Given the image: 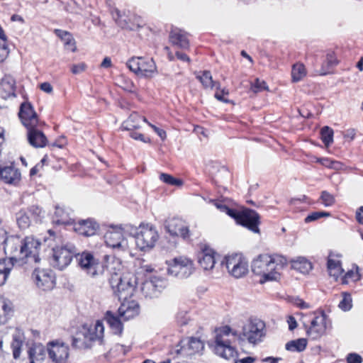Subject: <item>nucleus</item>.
<instances>
[{"mask_svg":"<svg viewBox=\"0 0 363 363\" xmlns=\"http://www.w3.org/2000/svg\"><path fill=\"white\" fill-rule=\"evenodd\" d=\"M31 218L26 209H21L16 213V222L21 229L28 228L31 223Z\"/></svg>","mask_w":363,"mask_h":363,"instance_id":"obj_36","label":"nucleus"},{"mask_svg":"<svg viewBox=\"0 0 363 363\" xmlns=\"http://www.w3.org/2000/svg\"><path fill=\"white\" fill-rule=\"evenodd\" d=\"M67 49L74 52L76 50L75 41L72 35L69 33L63 40Z\"/></svg>","mask_w":363,"mask_h":363,"instance_id":"obj_51","label":"nucleus"},{"mask_svg":"<svg viewBox=\"0 0 363 363\" xmlns=\"http://www.w3.org/2000/svg\"><path fill=\"white\" fill-rule=\"evenodd\" d=\"M0 180L5 184L16 185L21 180V172L13 167H1L0 166Z\"/></svg>","mask_w":363,"mask_h":363,"instance_id":"obj_22","label":"nucleus"},{"mask_svg":"<svg viewBox=\"0 0 363 363\" xmlns=\"http://www.w3.org/2000/svg\"><path fill=\"white\" fill-rule=\"evenodd\" d=\"M104 320L108 324L113 333L116 335H121L123 332V318L120 316L119 313H113L108 311L106 313Z\"/></svg>","mask_w":363,"mask_h":363,"instance_id":"obj_26","label":"nucleus"},{"mask_svg":"<svg viewBox=\"0 0 363 363\" xmlns=\"http://www.w3.org/2000/svg\"><path fill=\"white\" fill-rule=\"evenodd\" d=\"M52 265L54 268L62 270L72 262L73 257L77 256V250L74 245L67 243L61 246L52 247Z\"/></svg>","mask_w":363,"mask_h":363,"instance_id":"obj_8","label":"nucleus"},{"mask_svg":"<svg viewBox=\"0 0 363 363\" xmlns=\"http://www.w3.org/2000/svg\"><path fill=\"white\" fill-rule=\"evenodd\" d=\"M22 238L18 236H9L4 240V250L9 259L15 262H20V250Z\"/></svg>","mask_w":363,"mask_h":363,"instance_id":"obj_19","label":"nucleus"},{"mask_svg":"<svg viewBox=\"0 0 363 363\" xmlns=\"http://www.w3.org/2000/svg\"><path fill=\"white\" fill-rule=\"evenodd\" d=\"M113 18L115 20L116 23L122 28H125L128 30H134L135 28L140 27V23L138 22L137 24L130 23L129 20L126 16L122 15L121 11L118 9H116L114 12H113Z\"/></svg>","mask_w":363,"mask_h":363,"instance_id":"obj_32","label":"nucleus"},{"mask_svg":"<svg viewBox=\"0 0 363 363\" xmlns=\"http://www.w3.org/2000/svg\"><path fill=\"white\" fill-rule=\"evenodd\" d=\"M23 342L17 335H14L11 343L13 349V356L14 359H18L20 357L21 348Z\"/></svg>","mask_w":363,"mask_h":363,"instance_id":"obj_44","label":"nucleus"},{"mask_svg":"<svg viewBox=\"0 0 363 363\" xmlns=\"http://www.w3.org/2000/svg\"><path fill=\"white\" fill-rule=\"evenodd\" d=\"M18 116L21 123L27 128V136H45L40 129L37 114L30 103L21 104Z\"/></svg>","mask_w":363,"mask_h":363,"instance_id":"obj_5","label":"nucleus"},{"mask_svg":"<svg viewBox=\"0 0 363 363\" xmlns=\"http://www.w3.org/2000/svg\"><path fill=\"white\" fill-rule=\"evenodd\" d=\"M271 258H272V263L274 265V272H277L282 269L287 263V260L286 259V257L281 256V255H271Z\"/></svg>","mask_w":363,"mask_h":363,"instance_id":"obj_42","label":"nucleus"},{"mask_svg":"<svg viewBox=\"0 0 363 363\" xmlns=\"http://www.w3.org/2000/svg\"><path fill=\"white\" fill-rule=\"evenodd\" d=\"M166 230L172 236L181 237L184 240H189L190 230L185 222L177 217L169 218L165 220Z\"/></svg>","mask_w":363,"mask_h":363,"instance_id":"obj_16","label":"nucleus"},{"mask_svg":"<svg viewBox=\"0 0 363 363\" xmlns=\"http://www.w3.org/2000/svg\"><path fill=\"white\" fill-rule=\"evenodd\" d=\"M320 199L321 203L326 207L333 206L335 202V197L327 191L321 192Z\"/></svg>","mask_w":363,"mask_h":363,"instance_id":"obj_45","label":"nucleus"},{"mask_svg":"<svg viewBox=\"0 0 363 363\" xmlns=\"http://www.w3.org/2000/svg\"><path fill=\"white\" fill-rule=\"evenodd\" d=\"M15 263V262L8 258L0 259V286L6 283Z\"/></svg>","mask_w":363,"mask_h":363,"instance_id":"obj_31","label":"nucleus"},{"mask_svg":"<svg viewBox=\"0 0 363 363\" xmlns=\"http://www.w3.org/2000/svg\"><path fill=\"white\" fill-rule=\"evenodd\" d=\"M350 279L356 281L359 279V276L357 272H354L352 270L348 271L342 278V283L345 284H347Z\"/></svg>","mask_w":363,"mask_h":363,"instance_id":"obj_54","label":"nucleus"},{"mask_svg":"<svg viewBox=\"0 0 363 363\" xmlns=\"http://www.w3.org/2000/svg\"><path fill=\"white\" fill-rule=\"evenodd\" d=\"M264 328L263 321L259 319L250 320L243 325L240 336L247 340L250 343L256 344L264 336Z\"/></svg>","mask_w":363,"mask_h":363,"instance_id":"obj_12","label":"nucleus"},{"mask_svg":"<svg viewBox=\"0 0 363 363\" xmlns=\"http://www.w3.org/2000/svg\"><path fill=\"white\" fill-rule=\"evenodd\" d=\"M330 216V213L329 212L325 211H315L309 214L305 218L306 223H310L314 220H316L322 217H329Z\"/></svg>","mask_w":363,"mask_h":363,"instance_id":"obj_47","label":"nucleus"},{"mask_svg":"<svg viewBox=\"0 0 363 363\" xmlns=\"http://www.w3.org/2000/svg\"><path fill=\"white\" fill-rule=\"evenodd\" d=\"M294 303L295 305H296L298 307L301 308H310V306L308 303H306L303 299L296 297L294 298Z\"/></svg>","mask_w":363,"mask_h":363,"instance_id":"obj_58","label":"nucleus"},{"mask_svg":"<svg viewBox=\"0 0 363 363\" xmlns=\"http://www.w3.org/2000/svg\"><path fill=\"white\" fill-rule=\"evenodd\" d=\"M251 267L255 274L262 277L260 279L261 283L277 280L279 278V273L274 272V268H273L274 265L272 263L270 255H259L252 261Z\"/></svg>","mask_w":363,"mask_h":363,"instance_id":"obj_3","label":"nucleus"},{"mask_svg":"<svg viewBox=\"0 0 363 363\" xmlns=\"http://www.w3.org/2000/svg\"><path fill=\"white\" fill-rule=\"evenodd\" d=\"M222 265H225L228 272L237 279L245 276L248 272L247 261L239 254L226 256Z\"/></svg>","mask_w":363,"mask_h":363,"instance_id":"obj_11","label":"nucleus"},{"mask_svg":"<svg viewBox=\"0 0 363 363\" xmlns=\"http://www.w3.org/2000/svg\"><path fill=\"white\" fill-rule=\"evenodd\" d=\"M160 179L162 180L164 183L176 186H180L183 184V182L182 179H176L173 177L172 175L166 174V173H162L160 175Z\"/></svg>","mask_w":363,"mask_h":363,"instance_id":"obj_43","label":"nucleus"},{"mask_svg":"<svg viewBox=\"0 0 363 363\" xmlns=\"http://www.w3.org/2000/svg\"><path fill=\"white\" fill-rule=\"evenodd\" d=\"M356 218L359 223L363 224V206H361L357 211Z\"/></svg>","mask_w":363,"mask_h":363,"instance_id":"obj_64","label":"nucleus"},{"mask_svg":"<svg viewBox=\"0 0 363 363\" xmlns=\"http://www.w3.org/2000/svg\"><path fill=\"white\" fill-rule=\"evenodd\" d=\"M16 80L9 75L6 74L0 82V97L7 99L11 96H15Z\"/></svg>","mask_w":363,"mask_h":363,"instance_id":"obj_24","label":"nucleus"},{"mask_svg":"<svg viewBox=\"0 0 363 363\" xmlns=\"http://www.w3.org/2000/svg\"><path fill=\"white\" fill-rule=\"evenodd\" d=\"M40 89L45 93H51L52 91V85L48 82H44L42 83L40 86Z\"/></svg>","mask_w":363,"mask_h":363,"instance_id":"obj_61","label":"nucleus"},{"mask_svg":"<svg viewBox=\"0 0 363 363\" xmlns=\"http://www.w3.org/2000/svg\"><path fill=\"white\" fill-rule=\"evenodd\" d=\"M215 352L220 357L229 359L236 353L235 349L230 346L229 340H223L220 335H217L215 339Z\"/></svg>","mask_w":363,"mask_h":363,"instance_id":"obj_21","label":"nucleus"},{"mask_svg":"<svg viewBox=\"0 0 363 363\" xmlns=\"http://www.w3.org/2000/svg\"><path fill=\"white\" fill-rule=\"evenodd\" d=\"M53 221L57 224L66 225L69 223V213L65 211L63 208L56 206Z\"/></svg>","mask_w":363,"mask_h":363,"instance_id":"obj_37","label":"nucleus"},{"mask_svg":"<svg viewBox=\"0 0 363 363\" xmlns=\"http://www.w3.org/2000/svg\"><path fill=\"white\" fill-rule=\"evenodd\" d=\"M306 74L305 67L301 63L294 65L291 70L292 81L297 82L301 80Z\"/></svg>","mask_w":363,"mask_h":363,"instance_id":"obj_39","label":"nucleus"},{"mask_svg":"<svg viewBox=\"0 0 363 363\" xmlns=\"http://www.w3.org/2000/svg\"><path fill=\"white\" fill-rule=\"evenodd\" d=\"M177 320L178 324L180 325H185L188 323L189 320V317L188 315L187 312L186 311H180L177 314Z\"/></svg>","mask_w":363,"mask_h":363,"instance_id":"obj_52","label":"nucleus"},{"mask_svg":"<svg viewBox=\"0 0 363 363\" xmlns=\"http://www.w3.org/2000/svg\"><path fill=\"white\" fill-rule=\"evenodd\" d=\"M193 272L194 264L192 261L184 257L174 258L167 269V272L169 275L180 279L189 277Z\"/></svg>","mask_w":363,"mask_h":363,"instance_id":"obj_13","label":"nucleus"},{"mask_svg":"<svg viewBox=\"0 0 363 363\" xmlns=\"http://www.w3.org/2000/svg\"><path fill=\"white\" fill-rule=\"evenodd\" d=\"M99 226L96 223L91 220H79L74 226V230L79 234L84 236L94 235Z\"/></svg>","mask_w":363,"mask_h":363,"instance_id":"obj_27","label":"nucleus"},{"mask_svg":"<svg viewBox=\"0 0 363 363\" xmlns=\"http://www.w3.org/2000/svg\"><path fill=\"white\" fill-rule=\"evenodd\" d=\"M9 55V48L6 44L0 47V62L4 61Z\"/></svg>","mask_w":363,"mask_h":363,"instance_id":"obj_57","label":"nucleus"},{"mask_svg":"<svg viewBox=\"0 0 363 363\" xmlns=\"http://www.w3.org/2000/svg\"><path fill=\"white\" fill-rule=\"evenodd\" d=\"M342 300L339 303V307L343 311H349L352 308V298L349 294L342 293Z\"/></svg>","mask_w":363,"mask_h":363,"instance_id":"obj_48","label":"nucleus"},{"mask_svg":"<svg viewBox=\"0 0 363 363\" xmlns=\"http://www.w3.org/2000/svg\"><path fill=\"white\" fill-rule=\"evenodd\" d=\"M32 278L38 288L44 291L52 289L55 284V278L50 269L35 268L32 274Z\"/></svg>","mask_w":363,"mask_h":363,"instance_id":"obj_18","label":"nucleus"},{"mask_svg":"<svg viewBox=\"0 0 363 363\" xmlns=\"http://www.w3.org/2000/svg\"><path fill=\"white\" fill-rule=\"evenodd\" d=\"M49 145L48 147H58V148H63L65 145H66V142L65 141H60V140H56L54 143L48 142Z\"/></svg>","mask_w":363,"mask_h":363,"instance_id":"obj_60","label":"nucleus"},{"mask_svg":"<svg viewBox=\"0 0 363 363\" xmlns=\"http://www.w3.org/2000/svg\"><path fill=\"white\" fill-rule=\"evenodd\" d=\"M47 352L42 344H33L28 351L30 363H41L45 359Z\"/></svg>","mask_w":363,"mask_h":363,"instance_id":"obj_28","label":"nucleus"},{"mask_svg":"<svg viewBox=\"0 0 363 363\" xmlns=\"http://www.w3.org/2000/svg\"><path fill=\"white\" fill-rule=\"evenodd\" d=\"M47 350L49 357L55 363H66L69 357V347L58 340L48 343Z\"/></svg>","mask_w":363,"mask_h":363,"instance_id":"obj_17","label":"nucleus"},{"mask_svg":"<svg viewBox=\"0 0 363 363\" xmlns=\"http://www.w3.org/2000/svg\"><path fill=\"white\" fill-rule=\"evenodd\" d=\"M216 252L211 248L205 246L199 255V263L204 270L212 269L215 265Z\"/></svg>","mask_w":363,"mask_h":363,"instance_id":"obj_25","label":"nucleus"},{"mask_svg":"<svg viewBox=\"0 0 363 363\" xmlns=\"http://www.w3.org/2000/svg\"><path fill=\"white\" fill-rule=\"evenodd\" d=\"M48 233L49 234V237L45 238V242L61 241V237L57 235L54 230H48ZM48 245H50V243H48Z\"/></svg>","mask_w":363,"mask_h":363,"instance_id":"obj_55","label":"nucleus"},{"mask_svg":"<svg viewBox=\"0 0 363 363\" xmlns=\"http://www.w3.org/2000/svg\"><path fill=\"white\" fill-rule=\"evenodd\" d=\"M140 306L134 301H123L118 310V313L123 320H128L139 314Z\"/></svg>","mask_w":363,"mask_h":363,"instance_id":"obj_23","label":"nucleus"},{"mask_svg":"<svg viewBox=\"0 0 363 363\" xmlns=\"http://www.w3.org/2000/svg\"><path fill=\"white\" fill-rule=\"evenodd\" d=\"M87 66L84 62H80L79 64H74L71 66V72L74 74H79L84 72Z\"/></svg>","mask_w":363,"mask_h":363,"instance_id":"obj_53","label":"nucleus"},{"mask_svg":"<svg viewBox=\"0 0 363 363\" xmlns=\"http://www.w3.org/2000/svg\"><path fill=\"white\" fill-rule=\"evenodd\" d=\"M291 267L301 273L306 274L312 269L311 263L304 257H299L291 262Z\"/></svg>","mask_w":363,"mask_h":363,"instance_id":"obj_33","label":"nucleus"},{"mask_svg":"<svg viewBox=\"0 0 363 363\" xmlns=\"http://www.w3.org/2000/svg\"><path fill=\"white\" fill-rule=\"evenodd\" d=\"M104 239L106 245L113 249L125 251L128 248V241L120 227H111L105 233Z\"/></svg>","mask_w":363,"mask_h":363,"instance_id":"obj_14","label":"nucleus"},{"mask_svg":"<svg viewBox=\"0 0 363 363\" xmlns=\"http://www.w3.org/2000/svg\"><path fill=\"white\" fill-rule=\"evenodd\" d=\"M203 349L204 344L201 340L196 337H190L181 340L172 353L177 355L183 353L186 355H192L202 352Z\"/></svg>","mask_w":363,"mask_h":363,"instance_id":"obj_15","label":"nucleus"},{"mask_svg":"<svg viewBox=\"0 0 363 363\" xmlns=\"http://www.w3.org/2000/svg\"><path fill=\"white\" fill-rule=\"evenodd\" d=\"M140 291L143 295L145 298H154L157 296L160 292V289L158 288L155 280H146L143 282L140 286Z\"/></svg>","mask_w":363,"mask_h":363,"instance_id":"obj_30","label":"nucleus"},{"mask_svg":"<svg viewBox=\"0 0 363 363\" xmlns=\"http://www.w3.org/2000/svg\"><path fill=\"white\" fill-rule=\"evenodd\" d=\"M347 363H362V357L356 353H350L347 357Z\"/></svg>","mask_w":363,"mask_h":363,"instance_id":"obj_56","label":"nucleus"},{"mask_svg":"<svg viewBox=\"0 0 363 363\" xmlns=\"http://www.w3.org/2000/svg\"><path fill=\"white\" fill-rule=\"evenodd\" d=\"M128 67L138 76L149 77L157 71V67L152 58L133 57L126 63Z\"/></svg>","mask_w":363,"mask_h":363,"instance_id":"obj_10","label":"nucleus"},{"mask_svg":"<svg viewBox=\"0 0 363 363\" xmlns=\"http://www.w3.org/2000/svg\"><path fill=\"white\" fill-rule=\"evenodd\" d=\"M143 121H146L145 118L139 116L137 113H133L130 115L127 121H125L122 125L123 129L131 130L137 128L139 126V122Z\"/></svg>","mask_w":363,"mask_h":363,"instance_id":"obj_34","label":"nucleus"},{"mask_svg":"<svg viewBox=\"0 0 363 363\" xmlns=\"http://www.w3.org/2000/svg\"><path fill=\"white\" fill-rule=\"evenodd\" d=\"M197 79L206 89H213L214 86H216L217 89H220V84L218 82H215L213 80L211 74L209 71H203L201 75L197 76Z\"/></svg>","mask_w":363,"mask_h":363,"instance_id":"obj_35","label":"nucleus"},{"mask_svg":"<svg viewBox=\"0 0 363 363\" xmlns=\"http://www.w3.org/2000/svg\"><path fill=\"white\" fill-rule=\"evenodd\" d=\"M225 213L234 218L237 223L247 228L253 233H259V216L255 211L250 208L237 211L228 206Z\"/></svg>","mask_w":363,"mask_h":363,"instance_id":"obj_4","label":"nucleus"},{"mask_svg":"<svg viewBox=\"0 0 363 363\" xmlns=\"http://www.w3.org/2000/svg\"><path fill=\"white\" fill-rule=\"evenodd\" d=\"M306 339L299 338L295 340L288 342L285 345V348L286 350L289 351L302 352L306 349Z\"/></svg>","mask_w":363,"mask_h":363,"instance_id":"obj_38","label":"nucleus"},{"mask_svg":"<svg viewBox=\"0 0 363 363\" xmlns=\"http://www.w3.org/2000/svg\"><path fill=\"white\" fill-rule=\"evenodd\" d=\"M327 265L330 275L337 279L339 275L342 272L340 262L333 259H329Z\"/></svg>","mask_w":363,"mask_h":363,"instance_id":"obj_41","label":"nucleus"},{"mask_svg":"<svg viewBox=\"0 0 363 363\" xmlns=\"http://www.w3.org/2000/svg\"><path fill=\"white\" fill-rule=\"evenodd\" d=\"M104 327L101 321L97 320L94 327L85 325L72 337V345L74 348L84 350L91 348L94 342L99 340L101 343L104 337Z\"/></svg>","mask_w":363,"mask_h":363,"instance_id":"obj_2","label":"nucleus"},{"mask_svg":"<svg viewBox=\"0 0 363 363\" xmlns=\"http://www.w3.org/2000/svg\"><path fill=\"white\" fill-rule=\"evenodd\" d=\"M267 89L266 83L264 81L259 80V79H256L255 82L252 84V90L254 92H259Z\"/></svg>","mask_w":363,"mask_h":363,"instance_id":"obj_49","label":"nucleus"},{"mask_svg":"<svg viewBox=\"0 0 363 363\" xmlns=\"http://www.w3.org/2000/svg\"><path fill=\"white\" fill-rule=\"evenodd\" d=\"M31 219L35 222L40 221L45 215V211L38 205H31L26 209Z\"/></svg>","mask_w":363,"mask_h":363,"instance_id":"obj_40","label":"nucleus"},{"mask_svg":"<svg viewBox=\"0 0 363 363\" xmlns=\"http://www.w3.org/2000/svg\"><path fill=\"white\" fill-rule=\"evenodd\" d=\"M325 320L326 315L322 311L320 316H315L311 320V325L306 330L307 335L312 340L319 339L325 333L326 329Z\"/></svg>","mask_w":363,"mask_h":363,"instance_id":"obj_20","label":"nucleus"},{"mask_svg":"<svg viewBox=\"0 0 363 363\" xmlns=\"http://www.w3.org/2000/svg\"><path fill=\"white\" fill-rule=\"evenodd\" d=\"M169 40L172 44L182 49H186L189 46L186 33L179 28H174L171 30Z\"/></svg>","mask_w":363,"mask_h":363,"instance_id":"obj_29","label":"nucleus"},{"mask_svg":"<svg viewBox=\"0 0 363 363\" xmlns=\"http://www.w3.org/2000/svg\"><path fill=\"white\" fill-rule=\"evenodd\" d=\"M109 283L114 295L120 301H126L133 295L137 285V277L133 272L125 270L121 274L112 275Z\"/></svg>","mask_w":363,"mask_h":363,"instance_id":"obj_1","label":"nucleus"},{"mask_svg":"<svg viewBox=\"0 0 363 363\" xmlns=\"http://www.w3.org/2000/svg\"><path fill=\"white\" fill-rule=\"evenodd\" d=\"M0 310L4 315H9L12 311L11 303L6 299H0Z\"/></svg>","mask_w":363,"mask_h":363,"instance_id":"obj_50","label":"nucleus"},{"mask_svg":"<svg viewBox=\"0 0 363 363\" xmlns=\"http://www.w3.org/2000/svg\"><path fill=\"white\" fill-rule=\"evenodd\" d=\"M159 238L156 228L150 224H141L136 230L135 239L137 247L142 251L152 249Z\"/></svg>","mask_w":363,"mask_h":363,"instance_id":"obj_6","label":"nucleus"},{"mask_svg":"<svg viewBox=\"0 0 363 363\" xmlns=\"http://www.w3.org/2000/svg\"><path fill=\"white\" fill-rule=\"evenodd\" d=\"M40 242L33 237H26L22 239L20 250V262L21 264H37L40 262L39 248Z\"/></svg>","mask_w":363,"mask_h":363,"instance_id":"obj_9","label":"nucleus"},{"mask_svg":"<svg viewBox=\"0 0 363 363\" xmlns=\"http://www.w3.org/2000/svg\"><path fill=\"white\" fill-rule=\"evenodd\" d=\"M327 63L330 67H333L337 64V60L333 54L327 55Z\"/></svg>","mask_w":363,"mask_h":363,"instance_id":"obj_63","label":"nucleus"},{"mask_svg":"<svg viewBox=\"0 0 363 363\" xmlns=\"http://www.w3.org/2000/svg\"><path fill=\"white\" fill-rule=\"evenodd\" d=\"M28 143L34 147H44L49 145L47 138H28Z\"/></svg>","mask_w":363,"mask_h":363,"instance_id":"obj_46","label":"nucleus"},{"mask_svg":"<svg viewBox=\"0 0 363 363\" xmlns=\"http://www.w3.org/2000/svg\"><path fill=\"white\" fill-rule=\"evenodd\" d=\"M77 259L81 269L91 277H99L105 272V264L91 252H83L77 257Z\"/></svg>","mask_w":363,"mask_h":363,"instance_id":"obj_7","label":"nucleus"},{"mask_svg":"<svg viewBox=\"0 0 363 363\" xmlns=\"http://www.w3.org/2000/svg\"><path fill=\"white\" fill-rule=\"evenodd\" d=\"M287 322L290 330H294L297 327V322L293 316H289Z\"/></svg>","mask_w":363,"mask_h":363,"instance_id":"obj_62","label":"nucleus"},{"mask_svg":"<svg viewBox=\"0 0 363 363\" xmlns=\"http://www.w3.org/2000/svg\"><path fill=\"white\" fill-rule=\"evenodd\" d=\"M334 131L329 126H324L320 130V136H333Z\"/></svg>","mask_w":363,"mask_h":363,"instance_id":"obj_59","label":"nucleus"}]
</instances>
